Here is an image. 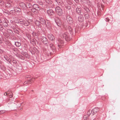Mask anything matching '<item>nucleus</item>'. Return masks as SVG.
<instances>
[{
	"mask_svg": "<svg viewBox=\"0 0 120 120\" xmlns=\"http://www.w3.org/2000/svg\"><path fill=\"white\" fill-rule=\"evenodd\" d=\"M56 11L58 15L59 16L61 15L62 13L61 9L59 7H57L56 8Z\"/></svg>",
	"mask_w": 120,
	"mask_h": 120,
	"instance_id": "obj_1",
	"label": "nucleus"
},
{
	"mask_svg": "<svg viewBox=\"0 0 120 120\" xmlns=\"http://www.w3.org/2000/svg\"><path fill=\"white\" fill-rule=\"evenodd\" d=\"M55 22L58 26H60L62 25V23L60 19L56 18L55 19Z\"/></svg>",
	"mask_w": 120,
	"mask_h": 120,
	"instance_id": "obj_2",
	"label": "nucleus"
},
{
	"mask_svg": "<svg viewBox=\"0 0 120 120\" xmlns=\"http://www.w3.org/2000/svg\"><path fill=\"white\" fill-rule=\"evenodd\" d=\"M99 110V109L98 108H95L93 109L92 110L91 114L93 115L96 113Z\"/></svg>",
	"mask_w": 120,
	"mask_h": 120,
	"instance_id": "obj_3",
	"label": "nucleus"
},
{
	"mask_svg": "<svg viewBox=\"0 0 120 120\" xmlns=\"http://www.w3.org/2000/svg\"><path fill=\"white\" fill-rule=\"evenodd\" d=\"M48 37L50 40L53 41L55 39L54 37L51 34H48Z\"/></svg>",
	"mask_w": 120,
	"mask_h": 120,
	"instance_id": "obj_4",
	"label": "nucleus"
},
{
	"mask_svg": "<svg viewBox=\"0 0 120 120\" xmlns=\"http://www.w3.org/2000/svg\"><path fill=\"white\" fill-rule=\"evenodd\" d=\"M41 41L44 44H46L48 43L47 40L45 37H43L42 38Z\"/></svg>",
	"mask_w": 120,
	"mask_h": 120,
	"instance_id": "obj_5",
	"label": "nucleus"
},
{
	"mask_svg": "<svg viewBox=\"0 0 120 120\" xmlns=\"http://www.w3.org/2000/svg\"><path fill=\"white\" fill-rule=\"evenodd\" d=\"M33 7L34 9L35 10L38 11L40 10V8L39 7V6L37 5H34L33 6Z\"/></svg>",
	"mask_w": 120,
	"mask_h": 120,
	"instance_id": "obj_6",
	"label": "nucleus"
},
{
	"mask_svg": "<svg viewBox=\"0 0 120 120\" xmlns=\"http://www.w3.org/2000/svg\"><path fill=\"white\" fill-rule=\"evenodd\" d=\"M67 22L69 23L72 22H73L72 19L69 16H68L67 17Z\"/></svg>",
	"mask_w": 120,
	"mask_h": 120,
	"instance_id": "obj_7",
	"label": "nucleus"
},
{
	"mask_svg": "<svg viewBox=\"0 0 120 120\" xmlns=\"http://www.w3.org/2000/svg\"><path fill=\"white\" fill-rule=\"evenodd\" d=\"M84 20V18L83 16L80 15L78 17V20L80 22H82Z\"/></svg>",
	"mask_w": 120,
	"mask_h": 120,
	"instance_id": "obj_8",
	"label": "nucleus"
},
{
	"mask_svg": "<svg viewBox=\"0 0 120 120\" xmlns=\"http://www.w3.org/2000/svg\"><path fill=\"white\" fill-rule=\"evenodd\" d=\"M58 46L59 47L61 45H60L62 44L63 43V41L62 40H60V39H59L58 40Z\"/></svg>",
	"mask_w": 120,
	"mask_h": 120,
	"instance_id": "obj_9",
	"label": "nucleus"
},
{
	"mask_svg": "<svg viewBox=\"0 0 120 120\" xmlns=\"http://www.w3.org/2000/svg\"><path fill=\"white\" fill-rule=\"evenodd\" d=\"M47 13L49 15H52L53 14V11L52 10H48L47 11Z\"/></svg>",
	"mask_w": 120,
	"mask_h": 120,
	"instance_id": "obj_10",
	"label": "nucleus"
},
{
	"mask_svg": "<svg viewBox=\"0 0 120 120\" xmlns=\"http://www.w3.org/2000/svg\"><path fill=\"white\" fill-rule=\"evenodd\" d=\"M40 22L41 23L43 24H45L46 22L44 19L41 18L40 19Z\"/></svg>",
	"mask_w": 120,
	"mask_h": 120,
	"instance_id": "obj_11",
	"label": "nucleus"
},
{
	"mask_svg": "<svg viewBox=\"0 0 120 120\" xmlns=\"http://www.w3.org/2000/svg\"><path fill=\"white\" fill-rule=\"evenodd\" d=\"M14 10L16 12H19L21 10L20 8L17 7L15 8Z\"/></svg>",
	"mask_w": 120,
	"mask_h": 120,
	"instance_id": "obj_12",
	"label": "nucleus"
},
{
	"mask_svg": "<svg viewBox=\"0 0 120 120\" xmlns=\"http://www.w3.org/2000/svg\"><path fill=\"white\" fill-rule=\"evenodd\" d=\"M34 81V80H33V79H32L31 80L30 79L28 80V81L25 82L24 83V84H25L26 83H28V84H30V83H31V82H31V81Z\"/></svg>",
	"mask_w": 120,
	"mask_h": 120,
	"instance_id": "obj_13",
	"label": "nucleus"
},
{
	"mask_svg": "<svg viewBox=\"0 0 120 120\" xmlns=\"http://www.w3.org/2000/svg\"><path fill=\"white\" fill-rule=\"evenodd\" d=\"M76 11L78 13H80L81 12V9L80 8L78 7L76 8Z\"/></svg>",
	"mask_w": 120,
	"mask_h": 120,
	"instance_id": "obj_14",
	"label": "nucleus"
},
{
	"mask_svg": "<svg viewBox=\"0 0 120 120\" xmlns=\"http://www.w3.org/2000/svg\"><path fill=\"white\" fill-rule=\"evenodd\" d=\"M15 43L16 46L18 47L19 46L21 45L20 43L18 42H15Z\"/></svg>",
	"mask_w": 120,
	"mask_h": 120,
	"instance_id": "obj_15",
	"label": "nucleus"
},
{
	"mask_svg": "<svg viewBox=\"0 0 120 120\" xmlns=\"http://www.w3.org/2000/svg\"><path fill=\"white\" fill-rule=\"evenodd\" d=\"M46 25L48 28H49L51 27V24L50 23H48L47 24H46Z\"/></svg>",
	"mask_w": 120,
	"mask_h": 120,
	"instance_id": "obj_16",
	"label": "nucleus"
},
{
	"mask_svg": "<svg viewBox=\"0 0 120 120\" xmlns=\"http://www.w3.org/2000/svg\"><path fill=\"white\" fill-rule=\"evenodd\" d=\"M87 114L88 116H90V115L91 114V110H89V111L87 112Z\"/></svg>",
	"mask_w": 120,
	"mask_h": 120,
	"instance_id": "obj_17",
	"label": "nucleus"
},
{
	"mask_svg": "<svg viewBox=\"0 0 120 120\" xmlns=\"http://www.w3.org/2000/svg\"><path fill=\"white\" fill-rule=\"evenodd\" d=\"M24 25L25 26H27L29 24V22L27 21L26 22H25L24 23Z\"/></svg>",
	"mask_w": 120,
	"mask_h": 120,
	"instance_id": "obj_18",
	"label": "nucleus"
},
{
	"mask_svg": "<svg viewBox=\"0 0 120 120\" xmlns=\"http://www.w3.org/2000/svg\"><path fill=\"white\" fill-rule=\"evenodd\" d=\"M63 36L64 38H65V39H66V38H67V34H64L63 35Z\"/></svg>",
	"mask_w": 120,
	"mask_h": 120,
	"instance_id": "obj_19",
	"label": "nucleus"
},
{
	"mask_svg": "<svg viewBox=\"0 0 120 120\" xmlns=\"http://www.w3.org/2000/svg\"><path fill=\"white\" fill-rule=\"evenodd\" d=\"M51 1V0H46V2L49 4L50 3Z\"/></svg>",
	"mask_w": 120,
	"mask_h": 120,
	"instance_id": "obj_20",
	"label": "nucleus"
},
{
	"mask_svg": "<svg viewBox=\"0 0 120 120\" xmlns=\"http://www.w3.org/2000/svg\"><path fill=\"white\" fill-rule=\"evenodd\" d=\"M84 8L85 10L86 11L88 12L89 11V9L87 7Z\"/></svg>",
	"mask_w": 120,
	"mask_h": 120,
	"instance_id": "obj_21",
	"label": "nucleus"
},
{
	"mask_svg": "<svg viewBox=\"0 0 120 120\" xmlns=\"http://www.w3.org/2000/svg\"><path fill=\"white\" fill-rule=\"evenodd\" d=\"M87 117L86 115H84L83 118L84 120H86L87 119Z\"/></svg>",
	"mask_w": 120,
	"mask_h": 120,
	"instance_id": "obj_22",
	"label": "nucleus"
},
{
	"mask_svg": "<svg viewBox=\"0 0 120 120\" xmlns=\"http://www.w3.org/2000/svg\"><path fill=\"white\" fill-rule=\"evenodd\" d=\"M66 8L69 9L71 8V7L69 5L68 6H67V5H66Z\"/></svg>",
	"mask_w": 120,
	"mask_h": 120,
	"instance_id": "obj_23",
	"label": "nucleus"
},
{
	"mask_svg": "<svg viewBox=\"0 0 120 120\" xmlns=\"http://www.w3.org/2000/svg\"><path fill=\"white\" fill-rule=\"evenodd\" d=\"M68 2H69V3H68L69 4H72V3L71 2H70V1L71 0H67Z\"/></svg>",
	"mask_w": 120,
	"mask_h": 120,
	"instance_id": "obj_24",
	"label": "nucleus"
},
{
	"mask_svg": "<svg viewBox=\"0 0 120 120\" xmlns=\"http://www.w3.org/2000/svg\"><path fill=\"white\" fill-rule=\"evenodd\" d=\"M35 10H35L34 9V8H32V9H31L32 11L33 12H34L35 11Z\"/></svg>",
	"mask_w": 120,
	"mask_h": 120,
	"instance_id": "obj_25",
	"label": "nucleus"
},
{
	"mask_svg": "<svg viewBox=\"0 0 120 120\" xmlns=\"http://www.w3.org/2000/svg\"><path fill=\"white\" fill-rule=\"evenodd\" d=\"M105 21L107 22L109 21V19L108 18H107L105 19Z\"/></svg>",
	"mask_w": 120,
	"mask_h": 120,
	"instance_id": "obj_26",
	"label": "nucleus"
},
{
	"mask_svg": "<svg viewBox=\"0 0 120 120\" xmlns=\"http://www.w3.org/2000/svg\"><path fill=\"white\" fill-rule=\"evenodd\" d=\"M9 96L10 98H11L12 97L13 95H12V94H11L9 95Z\"/></svg>",
	"mask_w": 120,
	"mask_h": 120,
	"instance_id": "obj_27",
	"label": "nucleus"
},
{
	"mask_svg": "<svg viewBox=\"0 0 120 120\" xmlns=\"http://www.w3.org/2000/svg\"><path fill=\"white\" fill-rule=\"evenodd\" d=\"M75 1L76 3H78L79 2L78 0H74Z\"/></svg>",
	"mask_w": 120,
	"mask_h": 120,
	"instance_id": "obj_28",
	"label": "nucleus"
},
{
	"mask_svg": "<svg viewBox=\"0 0 120 120\" xmlns=\"http://www.w3.org/2000/svg\"><path fill=\"white\" fill-rule=\"evenodd\" d=\"M8 92H7V93H6V95H7V94H8Z\"/></svg>",
	"mask_w": 120,
	"mask_h": 120,
	"instance_id": "obj_29",
	"label": "nucleus"
},
{
	"mask_svg": "<svg viewBox=\"0 0 120 120\" xmlns=\"http://www.w3.org/2000/svg\"><path fill=\"white\" fill-rule=\"evenodd\" d=\"M5 94V93L4 94V95H6V94Z\"/></svg>",
	"mask_w": 120,
	"mask_h": 120,
	"instance_id": "obj_30",
	"label": "nucleus"
},
{
	"mask_svg": "<svg viewBox=\"0 0 120 120\" xmlns=\"http://www.w3.org/2000/svg\"><path fill=\"white\" fill-rule=\"evenodd\" d=\"M5 94V93L4 94V95H6V94Z\"/></svg>",
	"mask_w": 120,
	"mask_h": 120,
	"instance_id": "obj_31",
	"label": "nucleus"
},
{
	"mask_svg": "<svg viewBox=\"0 0 120 120\" xmlns=\"http://www.w3.org/2000/svg\"><path fill=\"white\" fill-rule=\"evenodd\" d=\"M58 1H59V0H58L57 1V2H58Z\"/></svg>",
	"mask_w": 120,
	"mask_h": 120,
	"instance_id": "obj_32",
	"label": "nucleus"
},
{
	"mask_svg": "<svg viewBox=\"0 0 120 120\" xmlns=\"http://www.w3.org/2000/svg\"><path fill=\"white\" fill-rule=\"evenodd\" d=\"M96 120V119H94V120Z\"/></svg>",
	"mask_w": 120,
	"mask_h": 120,
	"instance_id": "obj_33",
	"label": "nucleus"
},
{
	"mask_svg": "<svg viewBox=\"0 0 120 120\" xmlns=\"http://www.w3.org/2000/svg\"><path fill=\"white\" fill-rule=\"evenodd\" d=\"M1 104H0V106H1Z\"/></svg>",
	"mask_w": 120,
	"mask_h": 120,
	"instance_id": "obj_34",
	"label": "nucleus"
},
{
	"mask_svg": "<svg viewBox=\"0 0 120 120\" xmlns=\"http://www.w3.org/2000/svg\"><path fill=\"white\" fill-rule=\"evenodd\" d=\"M14 62V63H15V62Z\"/></svg>",
	"mask_w": 120,
	"mask_h": 120,
	"instance_id": "obj_35",
	"label": "nucleus"
},
{
	"mask_svg": "<svg viewBox=\"0 0 120 120\" xmlns=\"http://www.w3.org/2000/svg\"><path fill=\"white\" fill-rule=\"evenodd\" d=\"M101 7H102V6H101Z\"/></svg>",
	"mask_w": 120,
	"mask_h": 120,
	"instance_id": "obj_36",
	"label": "nucleus"
},
{
	"mask_svg": "<svg viewBox=\"0 0 120 120\" xmlns=\"http://www.w3.org/2000/svg\"><path fill=\"white\" fill-rule=\"evenodd\" d=\"M8 60H7L8 61Z\"/></svg>",
	"mask_w": 120,
	"mask_h": 120,
	"instance_id": "obj_37",
	"label": "nucleus"
}]
</instances>
